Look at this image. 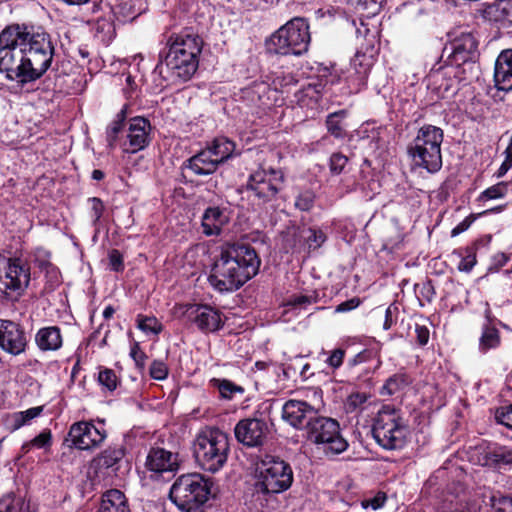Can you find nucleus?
Masks as SVG:
<instances>
[{"mask_svg":"<svg viewBox=\"0 0 512 512\" xmlns=\"http://www.w3.org/2000/svg\"><path fill=\"white\" fill-rule=\"evenodd\" d=\"M54 54L52 37L41 27L12 25L0 33V73L8 80H38L50 68Z\"/></svg>","mask_w":512,"mask_h":512,"instance_id":"nucleus-1","label":"nucleus"},{"mask_svg":"<svg viewBox=\"0 0 512 512\" xmlns=\"http://www.w3.org/2000/svg\"><path fill=\"white\" fill-rule=\"evenodd\" d=\"M260 259L249 245L233 244L223 248L215 260L209 283L219 292H232L242 287L259 270Z\"/></svg>","mask_w":512,"mask_h":512,"instance_id":"nucleus-2","label":"nucleus"},{"mask_svg":"<svg viewBox=\"0 0 512 512\" xmlns=\"http://www.w3.org/2000/svg\"><path fill=\"white\" fill-rule=\"evenodd\" d=\"M202 47V38L190 29L171 36L169 51L165 58L171 76L182 81L189 80L197 71Z\"/></svg>","mask_w":512,"mask_h":512,"instance_id":"nucleus-3","label":"nucleus"},{"mask_svg":"<svg viewBox=\"0 0 512 512\" xmlns=\"http://www.w3.org/2000/svg\"><path fill=\"white\" fill-rule=\"evenodd\" d=\"M444 132L440 127L425 124L407 145V155L415 168L434 174L442 167L441 145Z\"/></svg>","mask_w":512,"mask_h":512,"instance_id":"nucleus-4","label":"nucleus"},{"mask_svg":"<svg viewBox=\"0 0 512 512\" xmlns=\"http://www.w3.org/2000/svg\"><path fill=\"white\" fill-rule=\"evenodd\" d=\"M193 451L203 470L216 473L227 462L230 452L229 436L216 427H204L195 436Z\"/></svg>","mask_w":512,"mask_h":512,"instance_id":"nucleus-5","label":"nucleus"},{"mask_svg":"<svg viewBox=\"0 0 512 512\" xmlns=\"http://www.w3.org/2000/svg\"><path fill=\"white\" fill-rule=\"evenodd\" d=\"M209 487L199 473L181 475L173 483L169 497L182 512H203Z\"/></svg>","mask_w":512,"mask_h":512,"instance_id":"nucleus-6","label":"nucleus"},{"mask_svg":"<svg viewBox=\"0 0 512 512\" xmlns=\"http://www.w3.org/2000/svg\"><path fill=\"white\" fill-rule=\"evenodd\" d=\"M310 43L309 25L303 18H294L280 27L267 41L270 52L281 55H301Z\"/></svg>","mask_w":512,"mask_h":512,"instance_id":"nucleus-7","label":"nucleus"},{"mask_svg":"<svg viewBox=\"0 0 512 512\" xmlns=\"http://www.w3.org/2000/svg\"><path fill=\"white\" fill-rule=\"evenodd\" d=\"M406 424L399 410L385 405L375 417L372 434L376 442L387 450L400 449L405 444Z\"/></svg>","mask_w":512,"mask_h":512,"instance_id":"nucleus-8","label":"nucleus"},{"mask_svg":"<svg viewBox=\"0 0 512 512\" xmlns=\"http://www.w3.org/2000/svg\"><path fill=\"white\" fill-rule=\"evenodd\" d=\"M293 482L292 469L285 461L265 456L256 466V489L264 494H278Z\"/></svg>","mask_w":512,"mask_h":512,"instance_id":"nucleus-9","label":"nucleus"},{"mask_svg":"<svg viewBox=\"0 0 512 512\" xmlns=\"http://www.w3.org/2000/svg\"><path fill=\"white\" fill-rule=\"evenodd\" d=\"M304 435L310 442L321 445L326 454H340L348 447V442L340 433L338 421L320 413L310 423Z\"/></svg>","mask_w":512,"mask_h":512,"instance_id":"nucleus-10","label":"nucleus"},{"mask_svg":"<svg viewBox=\"0 0 512 512\" xmlns=\"http://www.w3.org/2000/svg\"><path fill=\"white\" fill-rule=\"evenodd\" d=\"M316 402L289 399L282 407V419L297 430L306 431L316 415L322 408V392L319 389L312 390Z\"/></svg>","mask_w":512,"mask_h":512,"instance_id":"nucleus-11","label":"nucleus"},{"mask_svg":"<svg viewBox=\"0 0 512 512\" xmlns=\"http://www.w3.org/2000/svg\"><path fill=\"white\" fill-rule=\"evenodd\" d=\"M29 281V265L19 258L8 259L4 269L0 270V298L17 299Z\"/></svg>","mask_w":512,"mask_h":512,"instance_id":"nucleus-12","label":"nucleus"},{"mask_svg":"<svg viewBox=\"0 0 512 512\" xmlns=\"http://www.w3.org/2000/svg\"><path fill=\"white\" fill-rule=\"evenodd\" d=\"M284 183L282 171L258 169L249 176L247 189L262 203L276 198Z\"/></svg>","mask_w":512,"mask_h":512,"instance_id":"nucleus-13","label":"nucleus"},{"mask_svg":"<svg viewBox=\"0 0 512 512\" xmlns=\"http://www.w3.org/2000/svg\"><path fill=\"white\" fill-rule=\"evenodd\" d=\"M107 438V432L97 427L93 421H78L73 423L68 432L66 441L78 450H92L98 448Z\"/></svg>","mask_w":512,"mask_h":512,"instance_id":"nucleus-14","label":"nucleus"},{"mask_svg":"<svg viewBox=\"0 0 512 512\" xmlns=\"http://www.w3.org/2000/svg\"><path fill=\"white\" fill-rule=\"evenodd\" d=\"M473 460L497 471L512 470V448L497 443L482 444L475 448Z\"/></svg>","mask_w":512,"mask_h":512,"instance_id":"nucleus-15","label":"nucleus"},{"mask_svg":"<svg viewBox=\"0 0 512 512\" xmlns=\"http://www.w3.org/2000/svg\"><path fill=\"white\" fill-rule=\"evenodd\" d=\"M268 432L267 422L259 418H244L234 427L236 440L249 448L262 446L266 441Z\"/></svg>","mask_w":512,"mask_h":512,"instance_id":"nucleus-16","label":"nucleus"},{"mask_svg":"<svg viewBox=\"0 0 512 512\" xmlns=\"http://www.w3.org/2000/svg\"><path fill=\"white\" fill-rule=\"evenodd\" d=\"M151 124L148 119L137 116L128 122L127 140L122 144L125 153H136L146 148L150 143Z\"/></svg>","mask_w":512,"mask_h":512,"instance_id":"nucleus-17","label":"nucleus"},{"mask_svg":"<svg viewBox=\"0 0 512 512\" xmlns=\"http://www.w3.org/2000/svg\"><path fill=\"white\" fill-rule=\"evenodd\" d=\"M26 345L25 333L19 325L0 319V347L12 355H19L25 351Z\"/></svg>","mask_w":512,"mask_h":512,"instance_id":"nucleus-18","label":"nucleus"},{"mask_svg":"<svg viewBox=\"0 0 512 512\" xmlns=\"http://www.w3.org/2000/svg\"><path fill=\"white\" fill-rule=\"evenodd\" d=\"M187 316L205 332L217 331L223 324L220 312L208 305H191L187 309Z\"/></svg>","mask_w":512,"mask_h":512,"instance_id":"nucleus-19","label":"nucleus"},{"mask_svg":"<svg viewBox=\"0 0 512 512\" xmlns=\"http://www.w3.org/2000/svg\"><path fill=\"white\" fill-rule=\"evenodd\" d=\"M145 467L149 471L159 474L173 472L178 468V457L164 448L153 447L147 454Z\"/></svg>","mask_w":512,"mask_h":512,"instance_id":"nucleus-20","label":"nucleus"},{"mask_svg":"<svg viewBox=\"0 0 512 512\" xmlns=\"http://www.w3.org/2000/svg\"><path fill=\"white\" fill-rule=\"evenodd\" d=\"M477 54V42L470 33H463L451 42L452 61L459 65L473 60Z\"/></svg>","mask_w":512,"mask_h":512,"instance_id":"nucleus-21","label":"nucleus"},{"mask_svg":"<svg viewBox=\"0 0 512 512\" xmlns=\"http://www.w3.org/2000/svg\"><path fill=\"white\" fill-rule=\"evenodd\" d=\"M494 82L498 90H512V49L502 51L497 57Z\"/></svg>","mask_w":512,"mask_h":512,"instance_id":"nucleus-22","label":"nucleus"},{"mask_svg":"<svg viewBox=\"0 0 512 512\" xmlns=\"http://www.w3.org/2000/svg\"><path fill=\"white\" fill-rule=\"evenodd\" d=\"M228 221L229 217L225 210L208 207L202 216L203 233L206 236H218Z\"/></svg>","mask_w":512,"mask_h":512,"instance_id":"nucleus-23","label":"nucleus"},{"mask_svg":"<svg viewBox=\"0 0 512 512\" xmlns=\"http://www.w3.org/2000/svg\"><path fill=\"white\" fill-rule=\"evenodd\" d=\"M213 154L205 149L188 160L187 167L198 176H207L213 174L219 164L213 159Z\"/></svg>","mask_w":512,"mask_h":512,"instance_id":"nucleus-24","label":"nucleus"},{"mask_svg":"<svg viewBox=\"0 0 512 512\" xmlns=\"http://www.w3.org/2000/svg\"><path fill=\"white\" fill-rule=\"evenodd\" d=\"M35 342L42 351H55L62 346V335L57 326H48L38 330Z\"/></svg>","mask_w":512,"mask_h":512,"instance_id":"nucleus-25","label":"nucleus"},{"mask_svg":"<svg viewBox=\"0 0 512 512\" xmlns=\"http://www.w3.org/2000/svg\"><path fill=\"white\" fill-rule=\"evenodd\" d=\"M97 512H130L125 495L117 489L107 491Z\"/></svg>","mask_w":512,"mask_h":512,"instance_id":"nucleus-26","label":"nucleus"},{"mask_svg":"<svg viewBox=\"0 0 512 512\" xmlns=\"http://www.w3.org/2000/svg\"><path fill=\"white\" fill-rule=\"evenodd\" d=\"M205 150L210 151L211 154H213V159H215L218 164H221L233 155L235 144L227 138L219 137L216 138L210 146L205 148Z\"/></svg>","mask_w":512,"mask_h":512,"instance_id":"nucleus-27","label":"nucleus"},{"mask_svg":"<svg viewBox=\"0 0 512 512\" xmlns=\"http://www.w3.org/2000/svg\"><path fill=\"white\" fill-rule=\"evenodd\" d=\"M125 453L126 449L123 445L109 446L94 459V462L99 467L112 468L124 458Z\"/></svg>","mask_w":512,"mask_h":512,"instance_id":"nucleus-28","label":"nucleus"},{"mask_svg":"<svg viewBox=\"0 0 512 512\" xmlns=\"http://www.w3.org/2000/svg\"><path fill=\"white\" fill-rule=\"evenodd\" d=\"M501 344V336L499 330L490 324H483L481 336L479 338V350L486 353L491 349H496Z\"/></svg>","mask_w":512,"mask_h":512,"instance_id":"nucleus-29","label":"nucleus"},{"mask_svg":"<svg viewBox=\"0 0 512 512\" xmlns=\"http://www.w3.org/2000/svg\"><path fill=\"white\" fill-rule=\"evenodd\" d=\"M42 406L31 407L24 411L11 414L8 418V425L12 430H18L23 426L30 425L32 420L41 415Z\"/></svg>","mask_w":512,"mask_h":512,"instance_id":"nucleus-30","label":"nucleus"},{"mask_svg":"<svg viewBox=\"0 0 512 512\" xmlns=\"http://www.w3.org/2000/svg\"><path fill=\"white\" fill-rule=\"evenodd\" d=\"M0 512H30L29 503L20 496L7 494L0 499Z\"/></svg>","mask_w":512,"mask_h":512,"instance_id":"nucleus-31","label":"nucleus"},{"mask_svg":"<svg viewBox=\"0 0 512 512\" xmlns=\"http://www.w3.org/2000/svg\"><path fill=\"white\" fill-rule=\"evenodd\" d=\"M488 14L493 15L495 21L507 22L512 25V0H500L490 5Z\"/></svg>","mask_w":512,"mask_h":512,"instance_id":"nucleus-32","label":"nucleus"},{"mask_svg":"<svg viewBox=\"0 0 512 512\" xmlns=\"http://www.w3.org/2000/svg\"><path fill=\"white\" fill-rule=\"evenodd\" d=\"M346 117V111L341 110L328 115L326 125L329 133L336 138H343L345 136L343 119Z\"/></svg>","mask_w":512,"mask_h":512,"instance_id":"nucleus-33","label":"nucleus"},{"mask_svg":"<svg viewBox=\"0 0 512 512\" xmlns=\"http://www.w3.org/2000/svg\"><path fill=\"white\" fill-rule=\"evenodd\" d=\"M126 118V107H123L119 113H117L116 118L111 122V124L108 126L106 134H107V141L109 143V146L113 147L115 145L117 136L119 132L122 131L124 121Z\"/></svg>","mask_w":512,"mask_h":512,"instance_id":"nucleus-34","label":"nucleus"},{"mask_svg":"<svg viewBox=\"0 0 512 512\" xmlns=\"http://www.w3.org/2000/svg\"><path fill=\"white\" fill-rule=\"evenodd\" d=\"M212 383L224 399H232L236 393L242 394L244 392L241 386L226 379H213Z\"/></svg>","mask_w":512,"mask_h":512,"instance_id":"nucleus-35","label":"nucleus"},{"mask_svg":"<svg viewBox=\"0 0 512 512\" xmlns=\"http://www.w3.org/2000/svg\"><path fill=\"white\" fill-rule=\"evenodd\" d=\"M303 238L310 250H316L326 241V235L322 230L309 228L303 231Z\"/></svg>","mask_w":512,"mask_h":512,"instance_id":"nucleus-36","label":"nucleus"},{"mask_svg":"<svg viewBox=\"0 0 512 512\" xmlns=\"http://www.w3.org/2000/svg\"><path fill=\"white\" fill-rule=\"evenodd\" d=\"M326 84H323L321 81L311 82L306 87H304L300 92V96L298 101L304 105L305 100L304 97H308L311 100H318V97L325 91Z\"/></svg>","mask_w":512,"mask_h":512,"instance_id":"nucleus-37","label":"nucleus"},{"mask_svg":"<svg viewBox=\"0 0 512 512\" xmlns=\"http://www.w3.org/2000/svg\"><path fill=\"white\" fill-rule=\"evenodd\" d=\"M138 328L145 333L158 335L162 331V324L156 317L138 315Z\"/></svg>","mask_w":512,"mask_h":512,"instance_id":"nucleus-38","label":"nucleus"},{"mask_svg":"<svg viewBox=\"0 0 512 512\" xmlns=\"http://www.w3.org/2000/svg\"><path fill=\"white\" fill-rule=\"evenodd\" d=\"M407 384L405 375L394 374L389 377L382 387V394L393 395Z\"/></svg>","mask_w":512,"mask_h":512,"instance_id":"nucleus-39","label":"nucleus"},{"mask_svg":"<svg viewBox=\"0 0 512 512\" xmlns=\"http://www.w3.org/2000/svg\"><path fill=\"white\" fill-rule=\"evenodd\" d=\"M315 202V194L312 190H304L299 192L295 198L294 206L300 211H310Z\"/></svg>","mask_w":512,"mask_h":512,"instance_id":"nucleus-40","label":"nucleus"},{"mask_svg":"<svg viewBox=\"0 0 512 512\" xmlns=\"http://www.w3.org/2000/svg\"><path fill=\"white\" fill-rule=\"evenodd\" d=\"M508 192L507 183L500 182L484 190L481 195V200H492L504 197Z\"/></svg>","mask_w":512,"mask_h":512,"instance_id":"nucleus-41","label":"nucleus"},{"mask_svg":"<svg viewBox=\"0 0 512 512\" xmlns=\"http://www.w3.org/2000/svg\"><path fill=\"white\" fill-rule=\"evenodd\" d=\"M98 381L100 385L107 388L109 391L115 390L118 385V378L112 369H104L100 371Z\"/></svg>","mask_w":512,"mask_h":512,"instance_id":"nucleus-42","label":"nucleus"},{"mask_svg":"<svg viewBox=\"0 0 512 512\" xmlns=\"http://www.w3.org/2000/svg\"><path fill=\"white\" fill-rule=\"evenodd\" d=\"M368 396L366 393H353L351 394L345 403V409L347 412L352 413L362 408L363 404L366 403Z\"/></svg>","mask_w":512,"mask_h":512,"instance_id":"nucleus-43","label":"nucleus"},{"mask_svg":"<svg viewBox=\"0 0 512 512\" xmlns=\"http://www.w3.org/2000/svg\"><path fill=\"white\" fill-rule=\"evenodd\" d=\"M39 268L52 284L59 283L60 272L56 266L48 261L40 262Z\"/></svg>","mask_w":512,"mask_h":512,"instance_id":"nucleus-44","label":"nucleus"},{"mask_svg":"<svg viewBox=\"0 0 512 512\" xmlns=\"http://www.w3.org/2000/svg\"><path fill=\"white\" fill-rule=\"evenodd\" d=\"M495 418L499 424L512 429V405L497 409Z\"/></svg>","mask_w":512,"mask_h":512,"instance_id":"nucleus-45","label":"nucleus"},{"mask_svg":"<svg viewBox=\"0 0 512 512\" xmlns=\"http://www.w3.org/2000/svg\"><path fill=\"white\" fill-rule=\"evenodd\" d=\"M150 375L155 380H164L168 376L167 365L160 360H155L150 366Z\"/></svg>","mask_w":512,"mask_h":512,"instance_id":"nucleus-46","label":"nucleus"},{"mask_svg":"<svg viewBox=\"0 0 512 512\" xmlns=\"http://www.w3.org/2000/svg\"><path fill=\"white\" fill-rule=\"evenodd\" d=\"M492 512H512V498L492 497Z\"/></svg>","mask_w":512,"mask_h":512,"instance_id":"nucleus-47","label":"nucleus"},{"mask_svg":"<svg viewBox=\"0 0 512 512\" xmlns=\"http://www.w3.org/2000/svg\"><path fill=\"white\" fill-rule=\"evenodd\" d=\"M345 357V350L342 348L334 349L326 359L327 365L332 369H338L342 364Z\"/></svg>","mask_w":512,"mask_h":512,"instance_id":"nucleus-48","label":"nucleus"},{"mask_svg":"<svg viewBox=\"0 0 512 512\" xmlns=\"http://www.w3.org/2000/svg\"><path fill=\"white\" fill-rule=\"evenodd\" d=\"M348 158L341 153H334L330 158V169L333 173L339 174L343 171Z\"/></svg>","mask_w":512,"mask_h":512,"instance_id":"nucleus-49","label":"nucleus"},{"mask_svg":"<svg viewBox=\"0 0 512 512\" xmlns=\"http://www.w3.org/2000/svg\"><path fill=\"white\" fill-rule=\"evenodd\" d=\"M314 302L312 297L306 295H292L287 299L286 305L292 308H305Z\"/></svg>","mask_w":512,"mask_h":512,"instance_id":"nucleus-50","label":"nucleus"},{"mask_svg":"<svg viewBox=\"0 0 512 512\" xmlns=\"http://www.w3.org/2000/svg\"><path fill=\"white\" fill-rule=\"evenodd\" d=\"M130 356L137 367L143 369L145 366L146 354L141 350L139 343L135 342L130 350Z\"/></svg>","mask_w":512,"mask_h":512,"instance_id":"nucleus-51","label":"nucleus"},{"mask_svg":"<svg viewBox=\"0 0 512 512\" xmlns=\"http://www.w3.org/2000/svg\"><path fill=\"white\" fill-rule=\"evenodd\" d=\"M89 201L91 203V218L93 222H97L103 215V202L97 197L90 198Z\"/></svg>","mask_w":512,"mask_h":512,"instance_id":"nucleus-52","label":"nucleus"},{"mask_svg":"<svg viewBox=\"0 0 512 512\" xmlns=\"http://www.w3.org/2000/svg\"><path fill=\"white\" fill-rule=\"evenodd\" d=\"M109 265L114 271L118 272L123 270V256L118 250L114 249L109 253Z\"/></svg>","mask_w":512,"mask_h":512,"instance_id":"nucleus-53","label":"nucleus"},{"mask_svg":"<svg viewBox=\"0 0 512 512\" xmlns=\"http://www.w3.org/2000/svg\"><path fill=\"white\" fill-rule=\"evenodd\" d=\"M361 304V300L358 297H353L349 300H346L339 305L336 306L335 312L336 313H345L349 312L351 310L356 309Z\"/></svg>","mask_w":512,"mask_h":512,"instance_id":"nucleus-54","label":"nucleus"},{"mask_svg":"<svg viewBox=\"0 0 512 512\" xmlns=\"http://www.w3.org/2000/svg\"><path fill=\"white\" fill-rule=\"evenodd\" d=\"M51 443V432L43 431L38 436H36L32 441L31 445L37 448H44L49 446Z\"/></svg>","mask_w":512,"mask_h":512,"instance_id":"nucleus-55","label":"nucleus"},{"mask_svg":"<svg viewBox=\"0 0 512 512\" xmlns=\"http://www.w3.org/2000/svg\"><path fill=\"white\" fill-rule=\"evenodd\" d=\"M476 264V255L469 254L461 259L458 269L463 272H470Z\"/></svg>","mask_w":512,"mask_h":512,"instance_id":"nucleus-56","label":"nucleus"},{"mask_svg":"<svg viewBox=\"0 0 512 512\" xmlns=\"http://www.w3.org/2000/svg\"><path fill=\"white\" fill-rule=\"evenodd\" d=\"M415 333L417 341L421 346H424L428 343L430 332L426 326L416 325Z\"/></svg>","mask_w":512,"mask_h":512,"instance_id":"nucleus-57","label":"nucleus"},{"mask_svg":"<svg viewBox=\"0 0 512 512\" xmlns=\"http://www.w3.org/2000/svg\"><path fill=\"white\" fill-rule=\"evenodd\" d=\"M372 357H374V353L371 350H363L350 360V365L355 366L367 362Z\"/></svg>","mask_w":512,"mask_h":512,"instance_id":"nucleus-58","label":"nucleus"},{"mask_svg":"<svg viewBox=\"0 0 512 512\" xmlns=\"http://www.w3.org/2000/svg\"><path fill=\"white\" fill-rule=\"evenodd\" d=\"M385 501H386V496L384 494L379 493L372 499L367 500V501L363 502L362 504L364 507L370 506L372 509L377 510L384 505Z\"/></svg>","mask_w":512,"mask_h":512,"instance_id":"nucleus-59","label":"nucleus"},{"mask_svg":"<svg viewBox=\"0 0 512 512\" xmlns=\"http://www.w3.org/2000/svg\"><path fill=\"white\" fill-rule=\"evenodd\" d=\"M397 308L394 307L393 305H390L387 307L386 311H385V321H384V324H383V328L385 330H388L392 327L393 323H394V319H393V311H395Z\"/></svg>","mask_w":512,"mask_h":512,"instance_id":"nucleus-60","label":"nucleus"},{"mask_svg":"<svg viewBox=\"0 0 512 512\" xmlns=\"http://www.w3.org/2000/svg\"><path fill=\"white\" fill-rule=\"evenodd\" d=\"M471 224V221L468 219H464L462 222H460L457 226H455L451 231V236L455 237L461 234L462 232L466 231Z\"/></svg>","mask_w":512,"mask_h":512,"instance_id":"nucleus-61","label":"nucleus"},{"mask_svg":"<svg viewBox=\"0 0 512 512\" xmlns=\"http://www.w3.org/2000/svg\"><path fill=\"white\" fill-rule=\"evenodd\" d=\"M484 317L486 319V322L484 324L494 325L495 317L493 316L492 311H491L490 306H489L488 303H486V308H485V311H484Z\"/></svg>","mask_w":512,"mask_h":512,"instance_id":"nucleus-62","label":"nucleus"},{"mask_svg":"<svg viewBox=\"0 0 512 512\" xmlns=\"http://www.w3.org/2000/svg\"><path fill=\"white\" fill-rule=\"evenodd\" d=\"M512 167V161L505 159L499 168V176L505 174Z\"/></svg>","mask_w":512,"mask_h":512,"instance_id":"nucleus-63","label":"nucleus"},{"mask_svg":"<svg viewBox=\"0 0 512 512\" xmlns=\"http://www.w3.org/2000/svg\"><path fill=\"white\" fill-rule=\"evenodd\" d=\"M512 167V161L505 159L499 168V176L505 174Z\"/></svg>","mask_w":512,"mask_h":512,"instance_id":"nucleus-64","label":"nucleus"}]
</instances>
